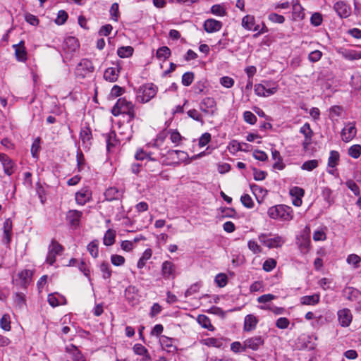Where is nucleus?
<instances>
[{"mask_svg":"<svg viewBox=\"0 0 361 361\" xmlns=\"http://www.w3.org/2000/svg\"><path fill=\"white\" fill-rule=\"evenodd\" d=\"M152 251L148 248L145 250L142 257L137 262V267L138 269H142L145 266L146 262L149 259L152 257Z\"/></svg>","mask_w":361,"mask_h":361,"instance_id":"nucleus-27","label":"nucleus"},{"mask_svg":"<svg viewBox=\"0 0 361 361\" xmlns=\"http://www.w3.org/2000/svg\"><path fill=\"white\" fill-rule=\"evenodd\" d=\"M171 55V50L167 47H161L157 49L156 56L159 59H166Z\"/></svg>","mask_w":361,"mask_h":361,"instance_id":"nucleus-35","label":"nucleus"},{"mask_svg":"<svg viewBox=\"0 0 361 361\" xmlns=\"http://www.w3.org/2000/svg\"><path fill=\"white\" fill-rule=\"evenodd\" d=\"M63 251V247L55 240H52L51 244L49 246L48 254L47 256L46 262L53 265L56 261L57 255H61Z\"/></svg>","mask_w":361,"mask_h":361,"instance_id":"nucleus-6","label":"nucleus"},{"mask_svg":"<svg viewBox=\"0 0 361 361\" xmlns=\"http://www.w3.org/2000/svg\"><path fill=\"white\" fill-rule=\"evenodd\" d=\"M91 192L87 189H81L75 193V201L78 204L84 205L91 198Z\"/></svg>","mask_w":361,"mask_h":361,"instance_id":"nucleus-19","label":"nucleus"},{"mask_svg":"<svg viewBox=\"0 0 361 361\" xmlns=\"http://www.w3.org/2000/svg\"><path fill=\"white\" fill-rule=\"evenodd\" d=\"M123 194V192L122 190H119L115 187H111L108 188L104 192L105 198L109 201L118 200L122 197Z\"/></svg>","mask_w":361,"mask_h":361,"instance_id":"nucleus-22","label":"nucleus"},{"mask_svg":"<svg viewBox=\"0 0 361 361\" xmlns=\"http://www.w3.org/2000/svg\"><path fill=\"white\" fill-rule=\"evenodd\" d=\"M125 297L132 305H136L139 302V295L137 289L133 286H129L125 290Z\"/></svg>","mask_w":361,"mask_h":361,"instance_id":"nucleus-12","label":"nucleus"},{"mask_svg":"<svg viewBox=\"0 0 361 361\" xmlns=\"http://www.w3.org/2000/svg\"><path fill=\"white\" fill-rule=\"evenodd\" d=\"M169 133L170 134L171 141L176 145H178L183 138L180 133L177 130H169Z\"/></svg>","mask_w":361,"mask_h":361,"instance_id":"nucleus-42","label":"nucleus"},{"mask_svg":"<svg viewBox=\"0 0 361 361\" xmlns=\"http://www.w3.org/2000/svg\"><path fill=\"white\" fill-rule=\"evenodd\" d=\"M99 269L102 274V278L104 279H109L111 278V269H110L109 264L108 263H102L99 267Z\"/></svg>","mask_w":361,"mask_h":361,"instance_id":"nucleus-37","label":"nucleus"},{"mask_svg":"<svg viewBox=\"0 0 361 361\" xmlns=\"http://www.w3.org/2000/svg\"><path fill=\"white\" fill-rule=\"evenodd\" d=\"M78 269L86 277L89 279V280H90V271L87 263L82 260L78 264Z\"/></svg>","mask_w":361,"mask_h":361,"instance_id":"nucleus-54","label":"nucleus"},{"mask_svg":"<svg viewBox=\"0 0 361 361\" xmlns=\"http://www.w3.org/2000/svg\"><path fill=\"white\" fill-rule=\"evenodd\" d=\"M276 266V261L272 258L267 259L263 264V269L266 271H271Z\"/></svg>","mask_w":361,"mask_h":361,"instance_id":"nucleus-50","label":"nucleus"},{"mask_svg":"<svg viewBox=\"0 0 361 361\" xmlns=\"http://www.w3.org/2000/svg\"><path fill=\"white\" fill-rule=\"evenodd\" d=\"M188 115L189 117H190L193 120L203 123L202 117L201 114H200V112L197 110H196V109H190V110H189L188 111Z\"/></svg>","mask_w":361,"mask_h":361,"instance_id":"nucleus-56","label":"nucleus"},{"mask_svg":"<svg viewBox=\"0 0 361 361\" xmlns=\"http://www.w3.org/2000/svg\"><path fill=\"white\" fill-rule=\"evenodd\" d=\"M334 8L341 18H347L350 15V8L344 1H338Z\"/></svg>","mask_w":361,"mask_h":361,"instance_id":"nucleus-16","label":"nucleus"},{"mask_svg":"<svg viewBox=\"0 0 361 361\" xmlns=\"http://www.w3.org/2000/svg\"><path fill=\"white\" fill-rule=\"evenodd\" d=\"M204 29L208 33L219 31L222 27V23L213 18L207 19L204 23Z\"/></svg>","mask_w":361,"mask_h":361,"instance_id":"nucleus-14","label":"nucleus"},{"mask_svg":"<svg viewBox=\"0 0 361 361\" xmlns=\"http://www.w3.org/2000/svg\"><path fill=\"white\" fill-rule=\"evenodd\" d=\"M264 343V339L262 336H255L249 338L243 341V350L246 349H251L252 350H257Z\"/></svg>","mask_w":361,"mask_h":361,"instance_id":"nucleus-8","label":"nucleus"},{"mask_svg":"<svg viewBox=\"0 0 361 361\" xmlns=\"http://www.w3.org/2000/svg\"><path fill=\"white\" fill-rule=\"evenodd\" d=\"M145 166L151 171H158L160 164L156 159L151 157L146 162Z\"/></svg>","mask_w":361,"mask_h":361,"instance_id":"nucleus-39","label":"nucleus"},{"mask_svg":"<svg viewBox=\"0 0 361 361\" xmlns=\"http://www.w3.org/2000/svg\"><path fill=\"white\" fill-rule=\"evenodd\" d=\"M116 102L117 107L120 109L122 114H126L128 116L129 119L128 122L132 121L135 118V105L125 97L118 99Z\"/></svg>","mask_w":361,"mask_h":361,"instance_id":"nucleus-5","label":"nucleus"},{"mask_svg":"<svg viewBox=\"0 0 361 361\" xmlns=\"http://www.w3.org/2000/svg\"><path fill=\"white\" fill-rule=\"evenodd\" d=\"M116 232L109 229L104 236V244L106 246L112 245L115 242Z\"/></svg>","mask_w":361,"mask_h":361,"instance_id":"nucleus-32","label":"nucleus"},{"mask_svg":"<svg viewBox=\"0 0 361 361\" xmlns=\"http://www.w3.org/2000/svg\"><path fill=\"white\" fill-rule=\"evenodd\" d=\"M0 326L4 331L11 330V318L8 314H4L0 319Z\"/></svg>","mask_w":361,"mask_h":361,"instance_id":"nucleus-34","label":"nucleus"},{"mask_svg":"<svg viewBox=\"0 0 361 361\" xmlns=\"http://www.w3.org/2000/svg\"><path fill=\"white\" fill-rule=\"evenodd\" d=\"M106 149L108 151L111 150V148L115 146L116 144V134L114 132H110L106 135Z\"/></svg>","mask_w":361,"mask_h":361,"instance_id":"nucleus-40","label":"nucleus"},{"mask_svg":"<svg viewBox=\"0 0 361 361\" xmlns=\"http://www.w3.org/2000/svg\"><path fill=\"white\" fill-rule=\"evenodd\" d=\"M82 215V212L78 210H70L68 212L66 217L71 226L76 228L80 224Z\"/></svg>","mask_w":361,"mask_h":361,"instance_id":"nucleus-18","label":"nucleus"},{"mask_svg":"<svg viewBox=\"0 0 361 361\" xmlns=\"http://www.w3.org/2000/svg\"><path fill=\"white\" fill-rule=\"evenodd\" d=\"M194 80V74L192 72H186L182 76V84L184 86H189Z\"/></svg>","mask_w":361,"mask_h":361,"instance_id":"nucleus-45","label":"nucleus"},{"mask_svg":"<svg viewBox=\"0 0 361 361\" xmlns=\"http://www.w3.org/2000/svg\"><path fill=\"white\" fill-rule=\"evenodd\" d=\"M241 25L245 30L256 32V33L253 35V37L255 38L259 35L268 32L266 25L263 23H262L261 25L257 23L255 17L251 15L244 16L242 19Z\"/></svg>","mask_w":361,"mask_h":361,"instance_id":"nucleus-2","label":"nucleus"},{"mask_svg":"<svg viewBox=\"0 0 361 361\" xmlns=\"http://www.w3.org/2000/svg\"><path fill=\"white\" fill-rule=\"evenodd\" d=\"M198 323L204 329L214 331V327L212 325L210 319L205 315L201 314L197 317Z\"/></svg>","mask_w":361,"mask_h":361,"instance_id":"nucleus-31","label":"nucleus"},{"mask_svg":"<svg viewBox=\"0 0 361 361\" xmlns=\"http://www.w3.org/2000/svg\"><path fill=\"white\" fill-rule=\"evenodd\" d=\"M158 92V87L153 83L141 85L137 91V99L140 103H147L154 98Z\"/></svg>","mask_w":361,"mask_h":361,"instance_id":"nucleus-3","label":"nucleus"},{"mask_svg":"<svg viewBox=\"0 0 361 361\" xmlns=\"http://www.w3.org/2000/svg\"><path fill=\"white\" fill-rule=\"evenodd\" d=\"M32 272L30 270L25 269L18 274V284L22 287H26L31 281Z\"/></svg>","mask_w":361,"mask_h":361,"instance_id":"nucleus-17","label":"nucleus"},{"mask_svg":"<svg viewBox=\"0 0 361 361\" xmlns=\"http://www.w3.org/2000/svg\"><path fill=\"white\" fill-rule=\"evenodd\" d=\"M200 110L205 114L214 115L216 110V103L212 97L204 98L200 104Z\"/></svg>","mask_w":361,"mask_h":361,"instance_id":"nucleus-9","label":"nucleus"},{"mask_svg":"<svg viewBox=\"0 0 361 361\" xmlns=\"http://www.w3.org/2000/svg\"><path fill=\"white\" fill-rule=\"evenodd\" d=\"M13 48L15 50V55L18 61L25 62L27 60V51L25 47L24 41H20L17 44H13Z\"/></svg>","mask_w":361,"mask_h":361,"instance_id":"nucleus-13","label":"nucleus"},{"mask_svg":"<svg viewBox=\"0 0 361 361\" xmlns=\"http://www.w3.org/2000/svg\"><path fill=\"white\" fill-rule=\"evenodd\" d=\"M348 154L354 159H357L361 154V146L360 145L351 146L348 149Z\"/></svg>","mask_w":361,"mask_h":361,"instance_id":"nucleus-41","label":"nucleus"},{"mask_svg":"<svg viewBox=\"0 0 361 361\" xmlns=\"http://www.w3.org/2000/svg\"><path fill=\"white\" fill-rule=\"evenodd\" d=\"M94 70V67L92 61L87 59H83L78 64L75 73L84 78L87 73H92Z\"/></svg>","mask_w":361,"mask_h":361,"instance_id":"nucleus-7","label":"nucleus"},{"mask_svg":"<svg viewBox=\"0 0 361 361\" xmlns=\"http://www.w3.org/2000/svg\"><path fill=\"white\" fill-rule=\"evenodd\" d=\"M268 18L273 23H283L285 21V18L275 13H271L269 15Z\"/></svg>","mask_w":361,"mask_h":361,"instance_id":"nucleus-63","label":"nucleus"},{"mask_svg":"<svg viewBox=\"0 0 361 361\" xmlns=\"http://www.w3.org/2000/svg\"><path fill=\"white\" fill-rule=\"evenodd\" d=\"M80 137L83 144H89L92 140V132L90 128L87 127L82 128Z\"/></svg>","mask_w":361,"mask_h":361,"instance_id":"nucleus-29","label":"nucleus"},{"mask_svg":"<svg viewBox=\"0 0 361 361\" xmlns=\"http://www.w3.org/2000/svg\"><path fill=\"white\" fill-rule=\"evenodd\" d=\"M15 304L19 307L23 308L25 305V296L23 293H16L13 295Z\"/></svg>","mask_w":361,"mask_h":361,"instance_id":"nucleus-38","label":"nucleus"},{"mask_svg":"<svg viewBox=\"0 0 361 361\" xmlns=\"http://www.w3.org/2000/svg\"><path fill=\"white\" fill-rule=\"evenodd\" d=\"M111 262L115 266H121L125 263V258L118 255H113L111 257Z\"/></svg>","mask_w":361,"mask_h":361,"instance_id":"nucleus-60","label":"nucleus"},{"mask_svg":"<svg viewBox=\"0 0 361 361\" xmlns=\"http://www.w3.org/2000/svg\"><path fill=\"white\" fill-rule=\"evenodd\" d=\"M220 83L224 87L231 88L234 84V80L228 76H224L220 79Z\"/></svg>","mask_w":361,"mask_h":361,"instance_id":"nucleus-64","label":"nucleus"},{"mask_svg":"<svg viewBox=\"0 0 361 361\" xmlns=\"http://www.w3.org/2000/svg\"><path fill=\"white\" fill-rule=\"evenodd\" d=\"M267 214L273 219H281L282 221H290L293 217L291 207L284 204H279L270 207L268 209Z\"/></svg>","mask_w":361,"mask_h":361,"instance_id":"nucleus-1","label":"nucleus"},{"mask_svg":"<svg viewBox=\"0 0 361 361\" xmlns=\"http://www.w3.org/2000/svg\"><path fill=\"white\" fill-rule=\"evenodd\" d=\"M243 118L245 122L251 125L255 124L257 121V117L255 115L249 111L244 112Z\"/></svg>","mask_w":361,"mask_h":361,"instance_id":"nucleus-52","label":"nucleus"},{"mask_svg":"<svg viewBox=\"0 0 361 361\" xmlns=\"http://www.w3.org/2000/svg\"><path fill=\"white\" fill-rule=\"evenodd\" d=\"M339 158L340 155L337 151H331L328 159V166L331 168L336 167L338 164Z\"/></svg>","mask_w":361,"mask_h":361,"instance_id":"nucleus-30","label":"nucleus"},{"mask_svg":"<svg viewBox=\"0 0 361 361\" xmlns=\"http://www.w3.org/2000/svg\"><path fill=\"white\" fill-rule=\"evenodd\" d=\"M228 278L225 274H219L215 277V282L219 287H224L227 284Z\"/></svg>","mask_w":361,"mask_h":361,"instance_id":"nucleus-51","label":"nucleus"},{"mask_svg":"<svg viewBox=\"0 0 361 361\" xmlns=\"http://www.w3.org/2000/svg\"><path fill=\"white\" fill-rule=\"evenodd\" d=\"M261 85L264 87V92L268 97L274 94L279 89V85L276 82L274 81L264 80Z\"/></svg>","mask_w":361,"mask_h":361,"instance_id":"nucleus-23","label":"nucleus"},{"mask_svg":"<svg viewBox=\"0 0 361 361\" xmlns=\"http://www.w3.org/2000/svg\"><path fill=\"white\" fill-rule=\"evenodd\" d=\"M243 145L248 147V145L246 143H240L237 140H232L230 142L228 145V149L231 152H237L238 151H247V149H243Z\"/></svg>","mask_w":361,"mask_h":361,"instance_id":"nucleus-28","label":"nucleus"},{"mask_svg":"<svg viewBox=\"0 0 361 361\" xmlns=\"http://www.w3.org/2000/svg\"><path fill=\"white\" fill-rule=\"evenodd\" d=\"M175 265L169 261H165L161 266V273L165 279H169L171 276L174 277Z\"/></svg>","mask_w":361,"mask_h":361,"instance_id":"nucleus-21","label":"nucleus"},{"mask_svg":"<svg viewBox=\"0 0 361 361\" xmlns=\"http://www.w3.org/2000/svg\"><path fill=\"white\" fill-rule=\"evenodd\" d=\"M343 109L341 106H333L329 109V116L331 118L339 117L341 116Z\"/></svg>","mask_w":361,"mask_h":361,"instance_id":"nucleus-48","label":"nucleus"},{"mask_svg":"<svg viewBox=\"0 0 361 361\" xmlns=\"http://www.w3.org/2000/svg\"><path fill=\"white\" fill-rule=\"evenodd\" d=\"M300 132L302 133L305 138H312L313 132L308 123H305L300 129Z\"/></svg>","mask_w":361,"mask_h":361,"instance_id":"nucleus-46","label":"nucleus"},{"mask_svg":"<svg viewBox=\"0 0 361 361\" xmlns=\"http://www.w3.org/2000/svg\"><path fill=\"white\" fill-rule=\"evenodd\" d=\"M240 201L242 204L247 208H252L254 206V203L251 197L247 194L242 195L240 197Z\"/></svg>","mask_w":361,"mask_h":361,"instance_id":"nucleus-55","label":"nucleus"},{"mask_svg":"<svg viewBox=\"0 0 361 361\" xmlns=\"http://www.w3.org/2000/svg\"><path fill=\"white\" fill-rule=\"evenodd\" d=\"M68 18V14L65 11L61 10L59 11L57 18L55 20V22L58 25H63Z\"/></svg>","mask_w":361,"mask_h":361,"instance_id":"nucleus-57","label":"nucleus"},{"mask_svg":"<svg viewBox=\"0 0 361 361\" xmlns=\"http://www.w3.org/2000/svg\"><path fill=\"white\" fill-rule=\"evenodd\" d=\"M346 261L349 264H353L355 268H357L361 262V258L356 254H350L348 256Z\"/></svg>","mask_w":361,"mask_h":361,"instance_id":"nucleus-44","label":"nucleus"},{"mask_svg":"<svg viewBox=\"0 0 361 361\" xmlns=\"http://www.w3.org/2000/svg\"><path fill=\"white\" fill-rule=\"evenodd\" d=\"M318 161L317 159H312L305 161L301 166V169L305 171H311L318 166Z\"/></svg>","mask_w":361,"mask_h":361,"instance_id":"nucleus-36","label":"nucleus"},{"mask_svg":"<svg viewBox=\"0 0 361 361\" xmlns=\"http://www.w3.org/2000/svg\"><path fill=\"white\" fill-rule=\"evenodd\" d=\"M337 315L338 322L341 326L348 327L350 326L353 320V314L349 309L343 308L338 310Z\"/></svg>","mask_w":361,"mask_h":361,"instance_id":"nucleus-11","label":"nucleus"},{"mask_svg":"<svg viewBox=\"0 0 361 361\" xmlns=\"http://www.w3.org/2000/svg\"><path fill=\"white\" fill-rule=\"evenodd\" d=\"M133 48L130 46L121 47L118 49L117 54L121 58H127L132 56Z\"/></svg>","mask_w":361,"mask_h":361,"instance_id":"nucleus-33","label":"nucleus"},{"mask_svg":"<svg viewBox=\"0 0 361 361\" xmlns=\"http://www.w3.org/2000/svg\"><path fill=\"white\" fill-rule=\"evenodd\" d=\"M322 56V52L319 50H314L310 52L308 55V59L312 63L317 62Z\"/></svg>","mask_w":361,"mask_h":361,"instance_id":"nucleus-53","label":"nucleus"},{"mask_svg":"<svg viewBox=\"0 0 361 361\" xmlns=\"http://www.w3.org/2000/svg\"><path fill=\"white\" fill-rule=\"evenodd\" d=\"M271 234L261 233L258 235L259 242L269 249L281 247L286 240L283 237L276 235L271 237Z\"/></svg>","mask_w":361,"mask_h":361,"instance_id":"nucleus-4","label":"nucleus"},{"mask_svg":"<svg viewBox=\"0 0 361 361\" xmlns=\"http://www.w3.org/2000/svg\"><path fill=\"white\" fill-rule=\"evenodd\" d=\"M87 250L94 258L97 257L99 254V248L97 241H92L90 243L87 245Z\"/></svg>","mask_w":361,"mask_h":361,"instance_id":"nucleus-43","label":"nucleus"},{"mask_svg":"<svg viewBox=\"0 0 361 361\" xmlns=\"http://www.w3.org/2000/svg\"><path fill=\"white\" fill-rule=\"evenodd\" d=\"M290 324L289 320L286 317H280L276 320V326L279 329H285L288 328Z\"/></svg>","mask_w":361,"mask_h":361,"instance_id":"nucleus-61","label":"nucleus"},{"mask_svg":"<svg viewBox=\"0 0 361 361\" xmlns=\"http://www.w3.org/2000/svg\"><path fill=\"white\" fill-rule=\"evenodd\" d=\"M202 344L208 347L221 348L223 345L221 338H207L202 341Z\"/></svg>","mask_w":361,"mask_h":361,"instance_id":"nucleus-26","label":"nucleus"},{"mask_svg":"<svg viewBox=\"0 0 361 361\" xmlns=\"http://www.w3.org/2000/svg\"><path fill=\"white\" fill-rule=\"evenodd\" d=\"M357 134V129L354 122H349L345 124L341 131L342 140L348 142L352 140Z\"/></svg>","mask_w":361,"mask_h":361,"instance_id":"nucleus-10","label":"nucleus"},{"mask_svg":"<svg viewBox=\"0 0 361 361\" xmlns=\"http://www.w3.org/2000/svg\"><path fill=\"white\" fill-rule=\"evenodd\" d=\"M0 161L3 165L4 171L6 174L11 176L14 172L15 164L13 161L6 154H0Z\"/></svg>","mask_w":361,"mask_h":361,"instance_id":"nucleus-15","label":"nucleus"},{"mask_svg":"<svg viewBox=\"0 0 361 361\" xmlns=\"http://www.w3.org/2000/svg\"><path fill=\"white\" fill-rule=\"evenodd\" d=\"M258 323V319L253 314H247L245 317L243 330L245 331H251L254 330Z\"/></svg>","mask_w":361,"mask_h":361,"instance_id":"nucleus-20","label":"nucleus"},{"mask_svg":"<svg viewBox=\"0 0 361 361\" xmlns=\"http://www.w3.org/2000/svg\"><path fill=\"white\" fill-rule=\"evenodd\" d=\"M248 248L254 253L258 254L262 252L261 247L255 240H249L247 243Z\"/></svg>","mask_w":361,"mask_h":361,"instance_id":"nucleus-59","label":"nucleus"},{"mask_svg":"<svg viewBox=\"0 0 361 361\" xmlns=\"http://www.w3.org/2000/svg\"><path fill=\"white\" fill-rule=\"evenodd\" d=\"M152 154L150 152H147L143 149H138L135 155V157L137 160H144L145 159L148 158L149 159L151 158Z\"/></svg>","mask_w":361,"mask_h":361,"instance_id":"nucleus-62","label":"nucleus"},{"mask_svg":"<svg viewBox=\"0 0 361 361\" xmlns=\"http://www.w3.org/2000/svg\"><path fill=\"white\" fill-rule=\"evenodd\" d=\"M320 300V295L318 293H315L312 295L302 296L300 298V302L303 305H315L319 303Z\"/></svg>","mask_w":361,"mask_h":361,"instance_id":"nucleus-25","label":"nucleus"},{"mask_svg":"<svg viewBox=\"0 0 361 361\" xmlns=\"http://www.w3.org/2000/svg\"><path fill=\"white\" fill-rule=\"evenodd\" d=\"M310 240L308 237H302V242L299 243V247L302 252L306 253L309 251Z\"/></svg>","mask_w":361,"mask_h":361,"instance_id":"nucleus-47","label":"nucleus"},{"mask_svg":"<svg viewBox=\"0 0 361 361\" xmlns=\"http://www.w3.org/2000/svg\"><path fill=\"white\" fill-rule=\"evenodd\" d=\"M211 11L214 15L219 16H224L226 15V10L223 6L220 4H216L212 6Z\"/></svg>","mask_w":361,"mask_h":361,"instance_id":"nucleus-49","label":"nucleus"},{"mask_svg":"<svg viewBox=\"0 0 361 361\" xmlns=\"http://www.w3.org/2000/svg\"><path fill=\"white\" fill-rule=\"evenodd\" d=\"M305 190L299 187H293L290 190V195L293 197H300L304 196Z\"/></svg>","mask_w":361,"mask_h":361,"instance_id":"nucleus-58","label":"nucleus"},{"mask_svg":"<svg viewBox=\"0 0 361 361\" xmlns=\"http://www.w3.org/2000/svg\"><path fill=\"white\" fill-rule=\"evenodd\" d=\"M119 70L118 68H108L104 73V78L111 82L117 80L118 77Z\"/></svg>","mask_w":361,"mask_h":361,"instance_id":"nucleus-24","label":"nucleus"}]
</instances>
